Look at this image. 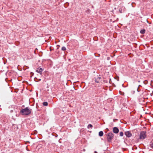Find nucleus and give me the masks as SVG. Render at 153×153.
<instances>
[{"instance_id":"nucleus-1","label":"nucleus","mask_w":153,"mask_h":153,"mask_svg":"<svg viewBox=\"0 0 153 153\" xmlns=\"http://www.w3.org/2000/svg\"><path fill=\"white\" fill-rule=\"evenodd\" d=\"M32 111V110L31 109L27 107L21 110L20 112L23 115H28L31 113Z\"/></svg>"},{"instance_id":"nucleus-2","label":"nucleus","mask_w":153,"mask_h":153,"mask_svg":"<svg viewBox=\"0 0 153 153\" xmlns=\"http://www.w3.org/2000/svg\"><path fill=\"white\" fill-rule=\"evenodd\" d=\"M114 134L112 133H109L107 135V140L109 142H111L114 137Z\"/></svg>"},{"instance_id":"nucleus-3","label":"nucleus","mask_w":153,"mask_h":153,"mask_svg":"<svg viewBox=\"0 0 153 153\" xmlns=\"http://www.w3.org/2000/svg\"><path fill=\"white\" fill-rule=\"evenodd\" d=\"M146 131H141L140 134V138L142 140L144 139L146 137Z\"/></svg>"},{"instance_id":"nucleus-4","label":"nucleus","mask_w":153,"mask_h":153,"mask_svg":"<svg viewBox=\"0 0 153 153\" xmlns=\"http://www.w3.org/2000/svg\"><path fill=\"white\" fill-rule=\"evenodd\" d=\"M119 130L117 128V127H114L113 128V131L114 133L115 134H117L119 132Z\"/></svg>"},{"instance_id":"nucleus-5","label":"nucleus","mask_w":153,"mask_h":153,"mask_svg":"<svg viewBox=\"0 0 153 153\" xmlns=\"http://www.w3.org/2000/svg\"><path fill=\"white\" fill-rule=\"evenodd\" d=\"M125 135L128 137H130L132 136V134L128 131H126L125 133Z\"/></svg>"},{"instance_id":"nucleus-6","label":"nucleus","mask_w":153,"mask_h":153,"mask_svg":"<svg viewBox=\"0 0 153 153\" xmlns=\"http://www.w3.org/2000/svg\"><path fill=\"white\" fill-rule=\"evenodd\" d=\"M101 78V77L97 76H96L95 77V78L94 79V81L95 82L98 83L99 82Z\"/></svg>"},{"instance_id":"nucleus-7","label":"nucleus","mask_w":153,"mask_h":153,"mask_svg":"<svg viewBox=\"0 0 153 153\" xmlns=\"http://www.w3.org/2000/svg\"><path fill=\"white\" fill-rule=\"evenodd\" d=\"M43 69L41 68H38L36 69V71L39 73L41 75L42 74V71H43Z\"/></svg>"},{"instance_id":"nucleus-8","label":"nucleus","mask_w":153,"mask_h":153,"mask_svg":"<svg viewBox=\"0 0 153 153\" xmlns=\"http://www.w3.org/2000/svg\"><path fill=\"white\" fill-rule=\"evenodd\" d=\"M150 146L151 148L153 149V140L150 142Z\"/></svg>"},{"instance_id":"nucleus-9","label":"nucleus","mask_w":153,"mask_h":153,"mask_svg":"<svg viewBox=\"0 0 153 153\" xmlns=\"http://www.w3.org/2000/svg\"><path fill=\"white\" fill-rule=\"evenodd\" d=\"M103 135V132L102 131H100L99 133V135L100 137L102 136Z\"/></svg>"},{"instance_id":"nucleus-10","label":"nucleus","mask_w":153,"mask_h":153,"mask_svg":"<svg viewBox=\"0 0 153 153\" xmlns=\"http://www.w3.org/2000/svg\"><path fill=\"white\" fill-rule=\"evenodd\" d=\"M140 33L141 34H144L145 33V29L141 30L140 31Z\"/></svg>"},{"instance_id":"nucleus-11","label":"nucleus","mask_w":153,"mask_h":153,"mask_svg":"<svg viewBox=\"0 0 153 153\" xmlns=\"http://www.w3.org/2000/svg\"><path fill=\"white\" fill-rule=\"evenodd\" d=\"M43 105L44 106H47L48 105V103L46 102H44L43 103Z\"/></svg>"},{"instance_id":"nucleus-12","label":"nucleus","mask_w":153,"mask_h":153,"mask_svg":"<svg viewBox=\"0 0 153 153\" xmlns=\"http://www.w3.org/2000/svg\"><path fill=\"white\" fill-rule=\"evenodd\" d=\"M92 127H93V126L91 124H89L88 126V128H91V129H92Z\"/></svg>"},{"instance_id":"nucleus-13","label":"nucleus","mask_w":153,"mask_h":153,"mask_svg":"<svg viewBox=\"0 0 153 153\" xmlns=\"http://www.w3.org/2000/svg\"><path fill=\"white\" fill-rule=\"evenodd\" d=\"M120 135L121 137H122L123 135V132H120Z\"/></svg>"},{"instance_id":"nucleus-14","label":"nucleus","mask_w":153,"mask_h":153,"mask_svg":"<svg viewBox=\"0 0 153 153\" xmlns=\"http://www.w3.org/2000/svg\"><path fill=\"white\" fill-rule=\"evenodd\" d=\"M62 50L65 51L66 50V48L65 47H62L61 49Z\"/></svg>"},{"instance_id":"nucleus-15","label":"nucleus","mask_w":153,"mask_h":153,"mask_svg":"<svg viewBox=\"0 0 153 153\" xmlns=\"http://www.w3.org/2000/svg\"><path fill=\"white\" fill-rule=\"evenodd\" d=\"M90 11V9H88L86 11V12L88 13H89Z\"/></svg>"},{"instance_id":"nucleus-16","label":"nucleus","mask_w":153,"mask_h":153,"mask_svg":"<svg viewBox=\"0 0 153 153\" xmlns=\"http://www.w3.org/2000/svg\"><path fill=\"white\" fill-rule=\"evenodd\" d=\"M122 10L121 9H119V11L120 12V13H122Z\"/></svg>"},{"instance_id":"nucleus-17","label":"nucleus","mask_w":153,"mask_h":153,"mask_svg":"<svg viewBox=\"0 0 153 153\" xmlns=\"http://www.w3.org/2000/svg\"><path fill=\"white\" fill-rule=\"evenodd\" d=\"M137 91H138V92H139V91H140V90H139L138 88H137Z\"/></svg>"}]
</instances>
